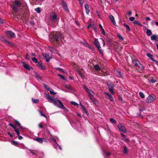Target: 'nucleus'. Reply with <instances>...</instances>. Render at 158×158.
<instances>
[{"mask_svg": "<svg viewBox=\"0 0 158 158\" xmlns=\"http://www.w3.org/2000/svg\"><path fill=\"white\" fill-rule=\"evenodd\" d=\"M45 96L49 102L53 103L55 105L59 108L63 109L67 112L68 111V110L64 107L63 103L60 100L58 99L57 101H56L52 98L49 95L47 94H46Z\"/></svg>", "mask_w": 158, "mask_h": 158, "instance_id": "obj_1", "label": "nucleus"}, {"mask_svg": "<svg viewBox=\"0 0 158 158\" xmlns=\"http://www.w3.org/2000/svg\"><path fill=\"white\" fill-rule=\"evenodd\" d=\"M14 4L11 5V7L13 10L15 12H18L19 10L18 7H19L22 6L21 2L18 0H15L13 2Z\"/></svg>", "mask_w": 158, "mask_h": 158, "instance_id": "obj_2", "label": "nucleus"}, {"mask_svg": "<svg viewBox=\"0 0 158 158\" xmlns=\"http://www.w3.org/2000/svg\"><path fill=\"white\" fill-rule=\"evenodd\" d=\"M83 89L85 90L86 92L88 93V96L90 98L92 97H94V93L90 89H89L85 85H83L82 86Z\"/></svg>", "mask_w": 158, "mask_h": 158, "instance_id": "obj_3", "label": "nucleus"}, {"mask_svg": "<svg viewBox=\"0 0 158 158\" xmlns=\"http://www.w3.org/2000/svg\"><path fill=\"white\" fill-rule=\"evenodd\" d=\"M156 98L154 95H149L147 98L146 101L147 103H150L153 102L156 99Z\"/></svg>", "mask_w": 158, "mask_h": 158, "instance_id": "obj_4", "label": "nucleus"}, {"mask_svg": "<svg viewBox=\"0 0 158 158\" xmlns=\"http://www.w3.org/2000/svg\"><path fill=\"white\" fill-rule=\"evenodd\" d=\"M136 69L139 73L142 72L144 70V66L140 63L136 67Z\"/></svg>", "mask_w": 158, "mask_h": 158, "instance_id": "obj_5", "label": "nucleus"}, {"mask_svg": "<svg viewBox=\"0 0 158 158\" xmlns=\"http://www.w3.org/2000/svg\"><path fill=\"white\" fill-rule=\"evenodd\" d=\"M118 127L120 131L123 132L124 133H127V131L125 127L123 126L121 124L119 123L118 125Z\"/></svg>", "mask_w": 158, "mask_h": 158, "instance_id": "obj_6", "label": "nucleus"}, {"mask_svg": "<svg viewBox=\"0 0 158 158\" xmlns=\"http://www.w3.org/2000/svg\"><path fill=\"white\" fill-rule=\"evenodd\" d=\"M107 85L109 91L112 94H113L114 93V85L112 83H107Z\"/></svg>", "mask_w": 158, "mask_h": 158, "instance_id": "obj_7", "label": "nucleus"}, {"mask_svg": "<svg viewBox=\"0 0 158 158\" xmlns=\"http://www.w3.org/2000/svg\"><path fill=\"white\" fill-rule=\"evenodd\" d=\"M34 140L37 141V142L42 143H43V141L46 142L47 140L45 138H41L40 137H36L34 139Z\"/></svg>", "mask_w": 158, "mask_h": 158, "instance_id": "obj_8", "label": "nucleus"}, {"mask_svg": "<svg viewBox=\"0 0 158 158\" xmlns=\"http://www.w3.org/2000/svg\"><path fill=\"white\" fill-rule=\"evenodd\" d=\"M8 125L9 126H11L14 129L15 131L16 132L18 136L20 135V133L19 131L16 128V126H14L13 124L11 123H9Z\"/></svg>", "mask_w": 158, "mask_h": 158, "instance_id": "obj_9", "label": "nucleus"}, {"mask_svg": "<svg viewBox=\"0 0 158 158\" xmlns=\"http://www.w3.org/2000/svg\"><path fill=\"white\" fill-rule=\"evenodd\" d=\"M57 16L55 13H52L50 15V18L51 20L54 22L56 21Z\"/></svg>", "mask_w": 158, "mask_h": 158, "instance_id": "obj_10", "label": "nucleus"}, {"mask_svg": "<svg viewBox=\"0 0 158 158\" xmlns=\"http://www.w3.org/2000/svg\"><path fill=\"white\" fill-rule=\"evenodd\" d=\"M6 35L7 37L10 38L14 37L15 36V33L10 31H7Z\"/></svg>", "mask_w": 158, "mask_h": 158, "instance_id": "obj_11", "label": "nucleus"}, {"mask_svg": "<svg viewBox=\"0 0 158 158\" xmlns=\"http://www.w3.org/2000/svg\"><path fill=\"white\" fill-rule=\"evenodd\" d=\"M115 74L119 78H122L123 77V73L120 71H115Z\"/></svg>", "mask_w": 158, "mask_h": 158, "instance_id": "obj_12", "label": "nucleus"}, {"mask_svg": "<svg viewBox=\"0 0 158 158\" xmlns=\"http://www.w3.org/2000/svg\"><path fill=\"white\" fill-rule=\"evenodd\" d=\"M22 63L23 64V67L27 70H30L31 69H33V68L31 67H30L29 64H26L24 62H23Z\"/></svg>", "mask_w": 158, "mask_h": 158, "instance_id": "obj_13", "label": "nucleus"}, {"mask_svg": "<svg viewBox=\"0 0 158 158\" xmlns=\"http://www.w3.org/2000/svg\"><path fill=\"white\" fill-rule=\"evenodd\" d=\"M132 63L136 67L140 63L137 59H134L132 60Z\"/></svg>", "mask_w": 158, "mask_h": 158, "instance_id": "obj_14", "label": "nucleus"}, {"mask_svg": "<svg viewBox=\"0 0 158 158\" xmlns=\"http://www.w3.org/2000/svg\"><path fill=\"white\" fill-rule=\"evenodd\" d=\"M60 37V35L58 34H54L53 35V39L55 40L57 42L59 40Z\"/></svg>", "mask_w": 158, "mask_h": 158, "instance_id": "obj_15", "label": "nucleus"}, {"mask_svg": "<svg viewBox=\"0 0 158 158\" xmlns=\"http://www.w3.org/2000/svg\"><path fill=\"white\" fill-rule=\"evenodd\" d=\"M94 44L97 48H101L100 44L98 39H94Z\"/></svg>", "mask_w": 158, "mask_h": 158, "instance_id": "obj_16", "label": "nucleus"}, {"mask_svg": "<svg viewBox=\"0 0 158 158\" xmlns=\"http://www.w3.org/2000/svg\"><path fill=\"white\" fill-rule=\"evenodd\" d=\"M13 122L15 124V125H14V126H16V127L18 126H19L20 128H22L20 123L18 121L15 120L13 121Z\"/></svg>", "mask_w": 158, "mask_h": 158, "instance_id": "obj_17", "label": "nucleus"}, {"mask_svg": "<svg viewBox=\"0 0 158 158\" xmlns=\"http://www.w3.org/2000/svg\"><path fill=\"white\" fill-rule=\"evenodd\" d=\"M109 18L111 21V22L114 25H115L116 24V23L115 20H114V16L112 15H110L109 16Z\"/></svg>", "mask_w": 158, "mask_h": 158, "instance_id": "obj_18", "label": "nucleus"}, {"mask_svg": "<svg viewBox=\"0 0 158 158\" xmlns=\"http://www.w3.org/2000/svg\"><path fill=\"white\" fill-rule=\"evenodd\" d=\"M157 39H158V35H153L151 37V39L152 40H157Z\"/></svg>", "mask_w": 158, "mask_h": 158, "instance_id": "obj_19", "label": "nucleus"}, {"mask_svg": "<svg viewBox=\"0 0 158 158\" xmlns=\"http://www.w3.org/2000/svg\"><path fill=\"white\" fill-rule=\"evenodd\" d=\"M85 8L86 14H88L89 12V6L88 4H86L85 5Z\"/></svg>", "mask_w": 158, "mask_h": 158, "instance_id": "obj_20", "label": "nucleus"}, {"mask_svg": "<svg viewBox=\"0 0 158 158\" xmlns=\"http://www.w3.org/2000/svg\"><path fill=\"white\" fill-rule=\"evenodd\" d=\"M1 40L2 42H5L6 43V44H10L11 43L7 40H5L3 37H1Z\"/></svg>", "mask_w": 158, "mask_h": 158, "instance_id": "obj_21", "label": "nucleus"}, {"mask_svg": "<svg viewBox=\"0 0 158 158\" xmlns=\"http://www.w3.org/2000/svg\"><path fill=\"white\" fill-rule=\"evenodd\" d=\"M94 68L97 71L100 70L101 69V68L98 64H96L94 65Z\"/></svg>", "mask_w": 158, "mask_h": 158, "instance_id": "obj_22", "label": "nucleus"}, {"mask_svg": "<svg viewBox=\"0 0 158 158\" xmlns=\"http://www.w3.org/2000/svg\"><path fill=\"white\" fill-rule=\"evenodd\" d=\"M146 33L148 36H149L152 35V32L150 30L147 29Z\"/></svg>", "mask_w": 158, "mask_h": 158, "instance_id": "obj_23", "label": "nucleus"}, {"mask_svg": "<svg viewBox=\"0 0 158 158\" xmlns=\"http://www.w3.org/2000/svg\"><path fill=\"white\" fill-rule=\"evenodd\" d=\"M89 98L93 102L94 104L95 105H96V104L98 103L97 101L96 100V99L94 98Z\"/></svg>", "mask_w": 158, "mask_h": 158, "instance_id": "obj_24", "label": "nucleus"}, {"mask_svg": "<svg viewBox=\"0 0 158 158\" xmlns=\"http://www.w3.org/2000/svg\"><path fill=\"white\" fill-rule=\"evenodd\" d=\"M44 87L47 90L49 91L51 90V88L48 86L46 85V84H44Z\"/></svg>", "mask_w": 158, "mask_h": 158, "instance_id": "obj_25", "label": "nucleus"}, {"mask_svg": "<svg viewBox=\"0 0 158 158\" xmlns=\"http://www.w3.org/2000/svg\"><path fill=\"white\" fill-rule=\"evenodd\" d=\"M12 144L16 146H18L19 145V143L17 141H12Z\"/></svg>", "mask_w": 158, "mask_h": 158, "instance_id": "obj_26", "label": "nucleus"}, {"mask_svg": "<svg viewBox=\"0 0 158 158\" xmlns=\"http://www.w3.org/2000/svg\"><path fill=\"white\" fill-rule=\"evenodd\" d=\"M123 153L124 154L127 153L128 152V149L126 146H124Z\"/></svg>", "mask_w": 158, "mask_h": 158, "instance_id": "obj_27", "label": "nucleus"}, {"mask_svg": "<svg viewBox=\"0 0 158 158\" xmlns=\"http://www.w3.org/2000/svg\"><path fill=\"white\" fill-rule=\"evenodd\" d=\"M32 102L34 103H38L39 102V99H34L32 98Z\"/></svg>", "mask_w": 158, "mask_h": 158, "instance_id": "obj_28", "label": "nucleus"}, {"mask_svg": "<svg viewBox=\"0 0 158 158\" xmlns=\"http://www.w3.org/2000/svg\"><path fill=\"white\" fill-rule=\"evenodd\" d=\"M43 56L45 58L47 59L49 57V55L47 53H44L42 54Z\"/></svg>", "mask_w": 158, "mask_h": 158, "instance_id": "obj_29", "label": "nucleus"}, {"mask_svg": "<svg viewBox=\"0 0 158 158\" xmlns=\"http://www.w3.org/2000/svg\"><path fill=\"white\" fill-rule=\"evenodd\" d=\"M147 56L148 57L150 58L152 60V59H154L153 58H152L153 57V56L152 54H151L149 53H147Z\"/></svg>", "mask_w": 158, "mask_h": 158, "instance_id": "obj_30", "label": "nucleus"}, {"mask_svg": "<svg viewBox=\"0 0 158 158\" xmlns=\"http://www.w3.org/2000/svg\"><path fill=\"white\" fill-rule=\"evenodd\" d=\"M139 95L142 98H144L145 97V95L144 94H143V93L142 92H140L139 93Z\"/></svg>", "mask_w": 158, "mask_h": 158, "instance_id": "obj_31", "label": "nucleus"}, {"mask_svg": "<svg viewBox=\"0 0 158 158\" xmlns=\"http://www.w3.org/2000/svg\"><path fill=\"white\" fill-rule=\"evenodd\" d=\"M123 25L125 27H126L127 30H128V31L130 30V27L128 25H127L126 24L124 23L123 24Z\"/></svg>", "mask_w": 158, "mask_h": 158, "instance_id": "obj_32", "label": "nucleus"}, {"mask_svg": "<svg viewBox=\"0 0 158 158\" xmlns=\"http://www.w3.org/2000/svg\"><path fill=\"white\" fill-rule=\"evenodd\" d=\"M133 23L135 24H138L139 26H142V25L139 22L137 21L136 20H134L133 22Z\"/></svg>", "mask_w": 158, "mask_h": 158, "instance_id": "obj_33", "label": "nucleus"}, {"mask_svg": "<svg viewBox=\"0 0 158 158\" xmlns=\"http://www.w3.org/2000/svg\"><path fill=\"white\" fill-rule=\"evenodd\" d=\"M40 113L41 115L42 116L45 117V118H47V117L44 114L43 112L41 111L40 110H38Z\"/></svg>", "mask_w": 158, "mask_h": 158, "instance_id": "obj_34", "label": "nucleus"}, {"mask_svg": "<svg viewBox=\"0 0 158 158\" xmlns=\"http://www.w3.org/2000/svg\"><path fill=\"white\" fill-rule=\"evenodd\" d=\"M110 121L113 123H115L116 122L115 120L113 118H110Z\"/></svg>", "mask_w": 158, "mask_h": 158, "instance_id": "obj_35", "label": "nucleus"}, {"mask_svg": "<svg viewBox=\"0 0 158 158\" xmlns=\"http://www.w3.org/2000/svg\"><path fill=\"white\" fill-rule=\"evenodd\" d=\"M35 11L38 13H40L41 12L40 8L38 7L35 9Z\"/></svg>", "mask_w": 158, "mask_h": 158, "instance_id": "obj_36", "label": "nucleus"}, {"mask_svg": "<svg viewBox=\"0 0 158 158\" xmlns=\"http://www.w3.org/2000/svg\"><path fill=\"white\" fill-rule=\"evenodd\" d=\"M50 93L53 95H55L56 94V93L53 91V90L52 89H51V90L49 91Z\"/></svg>", "mask_w": 158, "mask_h": 158, "instance_id": "obj_37", "label": "nucleus"}, {"mask_svg": "<svg viewBox=\"0 0 158 158\" xmlns=\"http://www.w3.org/2000/svg\"><path fill=\"white\" fill-rule=\"evenodd\" d=\"M92 27L94 29L95 32L97 31V27L95 25L93 24Z\"/></svg>", "mask_w": 158, "mask_h": 158, "instance_id": "obj_38", "label": "nucleus"}, {"mask_svg": "<svg viewBox=\"0 0 158 158\" xmlns=\"http://www.w3.org/2000/svg\"><path fill=\"white\" fill-rule=\"evenodd\" d=\"M62 5L63 8L66 7L67 6L66 3L64 1H62Z\"/></svg>", "mask_w": 158, "mask_h": 158, "instance_id": "obj_39", "label": "nucleus"}, {"mask_svg": "<svg viewBox=\"0 0 158 158\" xmlns=\"http://www.w3.org/2000/svg\"><path fill=\"white\" fill-rule=\"evenodd\" d=\"M32 61L35 63H37L38 62V60L35 57L32 58Z\"/></svg>", "mask_w": 158, "mask_h": 158, "instance_id": "obj_40", "label": "nucleus"}, {"mask_svg": "<svg viewBox=\"0 0 158 158\" xmlns=\"http://www.w3.org/2000/svg\"><path fill=\"white\" fill-rule=\"evenodd\" d=\"M98 48V50H99L100 53L101 54H102V55H103V50H102L101 49V48Z\"/></svg>", "mask_w": 158, "mask_h": 158, "instance_id": "obj_41", "label": "nucleus"}, {"mask_svg": "<svg viewBox=\"0 0 158 158\" xmlns=\"http://www.w3.org/2000/svg\"><path fill=\"white\" fill-rule=\"evenodd\" d=\"M58 75L60 77V78L62 79L63 80H66L65 78L64 77L63 75L60 74H58Z\"/></svg>", "mask_w": 158, "mask_h": 158, "instance_id": "obj_42", "label": "nucleus"}, {"mask_svg": "<svg viewBox=\"0 0 158 158\" xmlns=\"http://www.w3.org/2000/svg\"><path fill=\"white\" fill-rule=\"evenodd\" d=\"M106 41L109 44H111L112 40L111 39L109 38L107 39L106 40Z\"/></svg>", "mask_w": 158, "mask_h": 158, "instance_id": "obj_43", "label": "nucleus"}, {"mask_svg": "<svg viewBox=\"0 0 158 158\" xmlns=\"http://www.w3.org/2000/svg\"><path fill=\"white\" fill-rule=\"evenodd\" d=\"M78 1L79 2V3L80 5H81V6H83V3L84 2V0H78Z\"/></svg>", "mask_w": 158, "mask_h": 158, "instance_id": "obj_44", "label": "nucleus"}, {"mask_svg": "<svg viewBox=\"0 0 158 158\" xmlns=\"http://www.w3.org/2000/svg\"><path fill=\"white\" fill-rule=\"evenodd\" d=\"M109 98L111 101H114V98L111 95H109Z\"/></svg>", "mask_w": 158, "mask_h": 158, "instance_id": "obj_45", "label": "nucleus"}, {"mask_svg": "<svg viewBox=\"0 0 158 158\" xmlns=\"http://www.w3.org/2000/svg\"><path fill=\"white\" fill-rule=\"evenodd\" d=\"M150 81L152 83H154L156 82V80L154 79L153 78H152L150 80Z\"/></svg>", "mask_w": 158, "mask_h": 158, "instance_id": "obj_46", "label": "nucleus"}, {"mask_svg": "<svg viewBox=\"0 0 158 158\" xmlns=\"http://www.w3.org/2000/svg\"><path fill=\"white\" fill-rule=\"evenodd\" d=\"M28 151H30V152L33 155H35V154L34 153V151L35 152L36 151H34V150H32L30 149H28Z\"/></svg>", "mask_w": 158, "mask_h": 158, "instance_id": "obj_47", "label": "nucleus"}, {"mask_svg": "<svg viewBox=\"0 0 158 158\" xmlns=\"http://www.w3.org/2000/svg\"><path fill=\"white\" fill-rule=\"evenodd\" d=\"M35 77L38 80L41 79V77L39 76L38 74L37 73H36L35 74Z\"/></svg>", "mask_w": 158, "mask_h": 158, "instance_id": "obj_48", "label": "nucleus"}, {"mask_svg": "<svg viewBox=\"0 0 158 158\" xmlns=\"http://www.w3.org/2000/svg\"><path fill=\"white\" fill-rule=\"evenodd\" d=\"M40 66L41 69L43 70L45 69H46L45 67L44 66L42 65V63L40 64Z\"/></svg>", "mask_w": 158, "mask_h": 158, "instance_id": "obj_49", "label": "nucleus"}, {"mask_svg": "<svg viewBox=\"0 0 158 158\" xmlns=\"http://www.w3.org/2000/svg\"><path fill=\"white\" fill-rule=\"evenodd\" d=\"M38 126L40 128H43L44 127V126L42 125L41 123H40L39 124Z\"/></svg>", "mask_w": 158, "mask_h": 158, "instance_id": "obj_50", "label": "nucleus"}, {"mask_svg": "<svg viewBox=\"0 0 158 158\" xmlns=\"http://www.w3.org/2000/svg\"><path fill=\"white\" fill-rule=\"evenodd\" d=\"M135 18L134 17H131L130 18L129 20L130 21H132L134 20Z\"/></svg>", "mask_w": 158, "mask_h": 158, "instance_id": "obj_51", "label": "nucleus"}, {"mask_svg": "<svg viewBox=\"0 0 158 158\" xmlns=\"http://www.w3.org/2000/svg\"><path fill=\"white\" fill-rule=\"evenodd\" d=\"M26 59L27 60H29L30 58H29V55L28 53H27L26 55Z\"/></svg>", "mask_w": 158, "mask_h": 158, "instance_id": "obj_52", "label": "nucleus"}, {"mask_svg": "<svg viewBox=\"0 0 158 158\" xmlns=\"http://www.w3.org/2000/svg\"><path fill=\"white\" fill-rule=\"evenodd\" d=\"M71 104H72L73 105L75 106H76V105H78V104L76 102H73V101L71 102Z\"/></svg>", "mask_w": 158, "mask_h": 158, "instance_id": "obj_53", "label": "nucleus"}, {"mask_svg": "<svg viewBox=\"0 0 158 158\" xmlns=\"http://www.w3.org/2000/svg\"><path fill=\"white\" fill-rule=\"evenodd\" d=\"M106 154L108 156H109L111 155V154L109 152H106Z\"/></svg>", "mask_w": 158, "mask_h": 158, "instance_id": "obj_54", "label": "nucleus"}, {"mask_svg": "<svg viewBox=\"0 0 158 158\" xmlns=\"http://www.w3.org/2000/svg\"><path fill=\"white\" fill-rule=\"evenodd\" d=\"M123 140L127 143H129L130 142V140L128 139L125 138Z\"/></svg>", "mask_w": 158, "mask_h": 158, "instance_id": "obj_55", "label": "nucleus"}, {"mask_svg": "<svg viewBox=\"0 0 158 158\" xmlns=\"http://www.w3.org/2000/svg\"><path fill=\"white\" fill-rule=\"evenodd\" d=\"M64 10L66 12H69V10L67 6L66 7H64Z\"/></svg>", "mask_w": 158, "mask_h": 158, "instance_id": "obj_56", "label": "nucleus"}, {"mask_svg": "<svg viewBox=\"0 0 158 158\" xmlns=\"http://www.w3.org/2000/svg\"><path fill=\"white\" fill-rule=\"evenodd\" d=\"M8 134L10 135V136L11 138H12L13 137V135L10 132H8Z\"/></svg>", "mask_w": 158, "mask_h": 158, "instance_id": "obj_57", "label": "nucleus"}, {"mask_svg": "<svg viewBox=\"0 0 158 158\" xmlns=\"http://www.w3.org/2000/svg\"><path fill=\"white\" fill-rule=\"evenodd\" d=\"M152 60L155 62L156 64H158V61L155 60L154 59H152Z\"/></svg>", "mask_w": 158, "mask_h": 158, "instance_id": "obj_58", "label": "nucleus"}, {"mask_svg": "<svg viewBox=\"0 0 158 158\" xmlns=\"http://www.w3.org/2000/svg\"><path fill=\"white\" fill-rule=\"evenodd\" d=\"M118 37H119V38L121 40H123V37L120 35H118Z\"/></svg>", "mask_w": 158, "mask_h": 158, "instance_id": "obj_59", "label": "nucleus"}, {"mask_svg": "<svg viewBox=\"0 0 158 158\" xmlns=\"http://www.w3.org/2000/svg\"><path fill=\"white\" fill-rule=\"evenodd\" d=\"M93 24H89L87 27V28L88 29H89L90 27H92V25Z\"/></svg>", "mask_w": 158, "mask_h": 158, "instance_id": "obj_60", "label": "nucleus"}, {"mask_svg": "<svg viewBox=\"0 0 158 158\" xmlns=\"http://www.w3.org/2000/svg\"><path fill=\"white\" fill-rule=\"evenodd\" d=\"M101 39L102 41V42H103V46H104L105 45V41H104V40L102 39V38H101L100 39Z\"/></svg>", "mask_w": 158, "mask_h": 158, "instance_id": "obj_61", "label": "nucleus"}, {"mask_svg": "<svg viewBox=\"0 0 158 158\" xmlns=\"http://www.w3.org/2000/svg\"><path fill=\"white\" fill-rule=\"evenodd\" d=\"M46 132L48 135H49L51 136H52V135L51 134L50 131L49 130H48L46 131Z\"/></svg>", "mask_w": 158, "mask_h": 158, "instance_id": "obj_62", "label": "nucleus"}, {"mask_svg": "<svg viewBox=\"0 0 158 158\" xmlns=\"http://www.w3.org/2000/svg\"><path fill=\"white\" fill-rule=\"evenodd\" d=\"M121 135L124 138H125L126 137V136L123 133H121Z\"/></svg>", "mask_w": 158, "mask_h": 158, "instance_id": "obj_63", "label": "nucleus"}, {"mask_svg": "<svg viewBox=\"0 0 158 158\" xmlns=\"http://www.w3.org/2000/svg\"><path fill=\"white\" fill-rule=\"evenodd\" d=\"M150 19L149 17H147L146 18V21H148L150 20Z\"/></svg>", "mask_w": 158, "mask_h": 158, "instance_id": "obj_64", "label": "nucleus"}]
</instances>
